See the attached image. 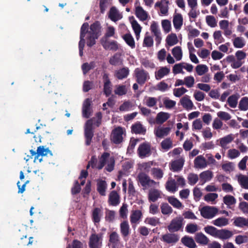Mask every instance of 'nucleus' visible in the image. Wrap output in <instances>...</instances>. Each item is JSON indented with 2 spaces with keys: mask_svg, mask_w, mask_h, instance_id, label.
Segmentation results:
<instances>
[{
  "mask_svg": "<svg viewBox=\"0 0 248 248\" xmlns=\"http://www.w3.org/2000/svg\"><path fill=\"white\" fill-rule=\"evenodd\" d=\"M102 26L99 21H96L91 25L89 34H92L97 37L101 35Z\"/></svg>",
  "mask_w": 248,
  "mask_h": 248,
  "instance_id": "9b49d317",
  "label": "nucleus"
},
{
  "mask_svg": "<svg viewBox=\"0 0 248 248\" xmlns=\"http://www.w3.org/2000/svg\"><path fill=\"white\" fill-rule=\"evenodd\" d=\"M170 69L167 67H163L160 68L155 73V78L157 80L161 79L165 76L169 74Z\"/></svg>",
  "mask_w": 248,
  "mask_h": 248,
  "instance_id": "c9c22d12",
  "label": "nucleus"
},
{
  "mask_svg": "<svg viewBox=\"0 0 248 248\" xmlns=\"http://www.w3.org/2000/svg\"><path fill=\"white\" fill-rule=\"evenodd\" d=\"M154 41L152 36L145 35L144 38L143 45L148 47H151L153 46Z\"/></svg>",
  "mask_w": 248,
  "mask_h": 248,
  "instance_id": "69168bd1",
  "label": "nucleus"
},
{
  "mask_svg": "<svg viewBox=\"0 0 248 248\" xmlns=\"http://www.w3.org/2000/svg\"><path fill=\"white\" fill-rule=\"evenodd\" d=\"M184 218L182 217H177L173 218L168 226V229L170 232H178L183 228Z\"/></svg>",
  "mask_w": 248,
  "mask_h": 248,
  "instance_id": "7ed1b4c3",
  "label": "nucleus"
},
{
  "mask_svg": "<svg viewBox=\"0 0 248 248\" xmlns=\"http://www.w3.org/2000/svg\"><path fill=\"white\" fill-rule=\"evenodd\" d=\"M123 129L121 127H118L113 130L112 132L111 140L112 142L116 144L121 143L123 140Z\"/></svg>",
  "mask_w": 248,
  "mask_h": 248,
  "instance_id": "6e6552de",
  "label": "nucleus"
},
{
  "mask_svg": "<svg viewBox=\"0 0 248 248\" xmlns=\"http://www.w3.org/2000/svg\"><path fill=\"white\" fill-rule=\"evenodd\" d=\"M101 43L106 50L116 51L118 49V45L116 41H108L101 40Z\"/></svg>",
  "mask_w": 248,
  "mask_h": 248,
  "instance_id": "f8f14e48",
  "label": "nucleus"
},
{
  "mask_svg": "<svg viewBox=\"0 0 248 248\" xmlns=\"http://www.w3.org/2000/svg\"><path fill=\"white\" fill-rule=\"evenodd\" d=\"M185 64V63H180L175 64L172 69L173 73L174 74H177L179 73H184V71H183V68L184 67V64Z\"/></svg>",
  "mask_w": 248,
  "mask_h": 248,
  "instance_id": "680f3d73",
  "label": "nucleus"
},
{
  "mask_svg": "<svg viewBox=\"0 0 248 248\" xmlns=\"http://www.w3.org/2000/svg\"><path fill=\"white\" fill-rule=\"evenodd\" d=\"M161 148L165 150H168L172 147V141L169 138L163 140L161 143Z\"/></svg>",
  "mask_w": 248,
  "mask_h": 248,
  "instance_id": "09e8293b",
  "label": "nucleus"
},
{
  "mask_svg": "<svg viewBox=\"0 0 248 248\" xmlns=\"http://www.w3.org/2000/svg\"><path fill=\"white\" fill-rule=\"evenodd\" d=\"M185 160L183 158H180L173 161L171 164V170L173 171L181 170L184 166Z\"/></svg>",
  "mask_w": 248,
  "mask_h": 248,
  "instance_id": "b1692460",
  "label": "nucleus"
},
{
  "mask_svg": "<svg viewBox=\"0 0 248 248\" xmlns=\"http://www.w3.org/2000/svg\"><path fill=\"white\" fill-rule=\"evenodd\" d=\"M206 21L208 26L211 27H215L217 26V21L215 17L212 16H207Z\"/></svg>",
  "mask_w": 248,
  "mask_h": 248,
  "instance_id": "0e129e2a",
  "label": "nucleus"
},
{
  "mask_svg": "<svg viewBox=\"0 0 248 248\" xmlns=\"http://www.w3.org/2000/svg\"><path fill=\"white\" fill-rule=\"evenodd\" d=\"M108 203L112 206H116L120 203V196L117 191H112L109 194Z\"/></svg>",
  "mask_w": 248,
  "mask_h": 248,
  "instance_id": "2eb2a0df",
  "label": "nucleus"
},
{
  "mask_svg": "<svg viewBox=\"0 0 248 248\" xmlns=\"http://www.w3.org/2000/svg\"><path fill=\"white\" fill-rule=\"evenodd\" d=\"M110 64L112 65H120L123 63V60L121 58V54L120 53H115L111 57L109 60Z\"/></svg>",
  "mask_w": 248,
  "mask_h": 248,
  "instance_id": "bb28decb",
  "label": "nucleus"
},
{
  "mask_svg": "<svg viewBox=\"0 0 248 248\" xmlns=\"http://www.w3.org/2000/svg\"><path fill=\"white\" fill-rule=\"evenodd\" d=\"M166 188L170 192H175L177 190L176 183L174 179L168 180L166 184Z\"/></svg>",
  "mask_w": 248,
  "mask_h": 248,
  "instance_id": "4c0bfd02",
  "label": "nucleus"
},
{
  "mask_svg": "<svg viewBox=\"0 0 248 248\" xmlns=\"http://www.w3.org/2000/svg\"><path fill=\"white\" fill-rule=\"evenodd\" d=\"M170 118V114L167 112H160L156 117V123L157 124H162Z\"/></svg>",
  "mask_w": 248,
  "mask_h": 248,
  "instance_id": "2f4dec72",
  "label": "nucleus"
},
{
  "mask_svg": "<svg viewBox=\"0 0 248 248\" xmlns=\"http://www.w3.org/2000/svg\"><path fill=\"white\" fill-rule=\"evenodd\" d=\"M142 216V213L140 210H133L130 217V222L132 224L137 223Z\"/></svg>",
  "mask_w": 248,
  "mask_h": 248,
  "instance_id": "c756f323",
  "label": "nucleus"
},
{
  "mask_svg": "<svg viewBox=\"0 0 248 248\" xmlns=\"http://www.w3.org/2000/svg\"><path fill=\"white\" fill-rule=\"evenodd\" d=\"M93 123L92 119L88 120L85 124L84 128V137L85 140V144L86 146H89L93 137Z\"/></svg>",
  "mask_w": 248,
  "mask_h": 248,
  "instance_id": "f257e3e1",
  "label": "nucleus"
},
{
  "mask_svg": "<svg viewBox=\"0 0 248 248\" xmlns=\"http://www.w3.org/2000/svg\"><path fill=\"white\" fill-rule=\"evenodd\" d=\"M213 173L211 171L206 170L202 172L200 174V183L203 185L205 182L210 181L213 177Z\"/></svg>",
  "mask_w": 248,
  "mask_h": 248,
  "instance_id": "4be33fe9",
  "label": "nucleus"
},
{
  "mask_svg": "<svg viewBox=\"0 0 248 248\" xmlns=\"http://www.w3.org/2000/svg\"><path fill=\"white\" fill-rule=\"evenodd\" d=\"M238 97L236 95H232L228 98V103L232 108H236L237 104Z\"/></svg>",
  "mask_w": 248,
  "mask_h": 248,
  "instance_id": "3c124183",
  "label": "nucleus"
},
{
  "mask_svg": "<svg viewBox=\"0 0 248 248\" xmlns=\"http://www.w3.org/2000/svg\"><path fill=\"white\" fill-rule=\"evenodd\" d=\"M160 197L159 191L156 189L151 190L148 193V200L151 202H155Z\"/></svg>",
  "mask_w": 248,
  "mask_h": 248,
  "instance_id": "e433bc0d",
  "label": "nucleus"
},
{
  "mask_svg": "<svg viewBox=\"0 0 248 248\" xmlns=\"http://www.w3.org/2000/svg\"><path fill=\"white\" fill-rule=\"evenodd\" d=\"M138 178L141 185L144 187L151 186L156 184L154 180L151 179L149 176L144 173H140L138 175Z\"/></svg>",
  "mask_w": 248,
  "mask_h": 248,
  "instance_id": "1a4fd4ad",
  "label": "nucleus"
},
{
  "mask_svg": "<svg viewBox=\"0 0 248 248\" xmlns=\"http://www.w3.org/2000/svg\"><path fill=\"white\" fill-rule=\"evenodd\" d=\"M224 203L227 205L230 206L235 203L236 199L231 195H226L223 199Z\"/></svg>",
  "mask_w": 248,
  "mask_h": 248,
  "instance_id": "864d4df0",
  "label": "nucleus"
},
{
  "mask_svg": "<svg viewBox=\"0 0 248 248\" xmlns=\"http://www.w3.org/2000/svg\"><path fill=\"white\" fill-rule=\"evenodd\" d=\"M201 216L206 219H210L214 217L218 212L217 208L213 206H206L200 210Z\"/></svg>",
  "mask_w": 248,
  "mask_h": 248,
  "instance_id": "423d86ee",
  "label": "nucleus"
},
{
  "mask_svg": "<svg viewBox=\"0 0 248 248\" xmlns=\"http://www.w3.org/2000/svg\"><path fill=\"white\" fill-rule=\"evenodd\" d=\"M48 154H49L50 155H52V152L50 150H49L48 148H45L43 146H40L37 148V155L35 156L34 160L37 159L40 162L42 160V158H39V156L40 155H46Z\"/></svg>",
  "mask_w": 248,
  "mask_h": 248,
  "instance_id": "4468645a",
  "label": "nucleus"
},
{
  "mask_svg": "<svg viewBox=\"0 0 248 248\" xmlns=\"http://www.w3.org/2000/svg\"><path fill=\"white\" fill-rule=\"evenodd\" d=\"M205 232L214 237H217L218 230L215 227L207 226L204 228Z\"/></svg>",
  "mask_w": 248,
  "mask_h": 248,
  "instance_id": "37998d69",
  "label": "nucleus"
},
{
  "mask_svg": "<svg viewBox=\"0 0 248 248\" xmlns=\"http://www.w3.org/2000/svg\"><path fill=\"white\" fill-rule=\"evenodd\" d=\"M99 37L94 35L92 34H88L87 37V45L89 47H92L96 43V39H97Z\"/></svg>",
  "mask_w": 248,
  "mask_h": 248,
  "instance_id": "13d9d810",
  "label": "nucleus"
},
{
  "mask_svg": "<svg viewBox=\"0 0 248 248\" xmlns=\"http://www.w3.org/2000/svg\"><path fill=\"white\" fill-rule=\"evenodd\" d=\"M131 131L132 133L136 134L144 135L146 133V129L140 122H137L131 126Z\"/></svg>",
  "mask_w": 248,
  "mask_h": 248,
  "instance_id": "412c9836",
  "label": "nucleus"
},
{
  "mask_svg": "<svg viewBox=\"0 0 248 248\" xmlns=\"http://www.w3.org/2000/svg\"><path fill=\"white\" fill-rule=\"evenodd\" d=\"M233 140V138L231 135H228L221 138L220 140V144L222 147H224L227 144L231 142Z\"/></svg>",
  "mask_w": 248,
  "mask_h": 248,
  "instance_id": "052dcab7",
  "label": "nucleus"
},
{
  "mask_svg": "<svg viewBox=\"0 0 248 248\" xmlns=\"http://www.w3.org/2000/svg\"><path fill=\"white\" fill-rule=\"evenodd\" d=\"M103 93L106 97L109 96L112 93V85L109 78V74L104 72L103 75Z\"/></svg>",
  "mask_w": 248,
  "mask_h": 248,
  "instance_id": "0eeeda50",
  "label": "nucleus"
},
{
  "mask_svg": "<svg viewBox=\"0 0 248 248\" xmlns=\"http://www.w3.org/2000/svg\"><path fill=\"white\" fill-rule=\"evenodd\" d=\"M179 237L178 234L171 232L164 234L161 238V240L167 244H175L178 241Z\"/></svg>",
  "mask_w": 248,
  "mask_h": 248,
  "instance_id": "9d476101",
  "label": "nucleus"
},
{
  "mask_svg": "<svg viewBox=\"0 0 248 248\" xmlns=\"http://www.w3.org/2000/svg\"><path fill=\"white\" fill-rule=\"evenodd\" d=\"M123 38L126 42V43L130 46L131 48L135 47V43L133 37L130 33H126L123 36Z\"/></svg>",
  "mask_w": 248,
  "mask_h": 248,
  "instance_id": "ea45409f",
  "label": "nucleus"
},
{
  "mask_svg": "<svg viewBox=\"0 0 248 248\" xmlns=\"http://www.w3.org/2000/svg\"><path fill=\"white\" fill-rule=\"evenodd\" d=\"M181 242L185 246L189 248H195L196 247V243L191 237L186 235L182 238Z\"/></svg>",
  "mask_w": 248,
  "mask_h": 248,
  "instance_id": "c85d7f7f",
  "label": "nucleus"
},
{
  "mask_svg": "<svg viewBox=\"0 0 248 248\" xmlns=\"http://www.w3.org/2000/svg\"><path fill=\"white\" fill-rule=\"evenodd\" d=\"M135 15L140 20L142 21L147 20L148 16L147 13L140 6L136 8Z\"/></svg>",
  "mask_w": 248,
  "mask_h": 248,
  "instance_id": "aec40b11",
  "label": "nucleus"
},
{
  "mask_svg": "<svg viewBox=\"0 0 248 248\" xmlns=\"http://www.w3.org/2000/svg\"><path fill=\"white\" fill-rule=\"evenodd\" d=\"M185 85L188 88L193 86L195 83V79L193 77L187 76L184 78Z\"/></svg>",
  "mask_w": 248,
  "mask_h": 248,
  "instance_id": "e2e57ef3",
  "label": "nucleus"
},
{
  "mask_svg": "<svg viewBox=\"0 0 248 248\" xmlns=\"http://www.w3.org/2000/svg\"><path fill=\"white\" fill-rule=\"evenodd\" d=\"M161 210L163 215H170L173 211L172 208L167 203L161 204Z\"/></svg>",
  "mask_w": 248,
  "mask_h": 248,
  "instance_id": "de8ad7c7",
  "label": "nucleus"
},
{
  "mask_svg": "<svg viewBox=\"0 0 248 248\" xmlns=\"http://www.w3.org/2000/svg\"><path fill=\"white\" fill-rule=\"evenodd\" d=\"M180 103L182 106L187 110L191 109L193 106V104L188 95L183 97L180 100Z\"/></svg>",
  "mask_w": 248,
  "mask_h": 248,
  "instance_id": "7c9ffc66",
  "label": "nucleus"
},
{
  "mask_svg": "<svg viewBox=\"0 0 248 248\" xmlns=\"http://www.w3.org/2000/svg\"><path fill=\"white\" fill-rule=\"evenodd\" d=\"M102 214L103 212L101 208L95 207L93 209L92 214V218L94 224L99 223Z\"/></svg>",
  "mask_w": 248,
  "mask_h": 248,
  "instance_id": "a211bd4d",
  "label": "nucleus"
},
{
  "mask_svg": "<svg viewBox=\"0 0 248 248\" xmlns=\"http://www.w3.org/2000/svg\"><path fill=\"white\" fill-rule=\"evenodd\" d=\"M151 144L148 142H143L140 144L137 150L139 156L141 158H144L151 155L152 152Z\"/></svg>",
  "mask_w": 248,
  "mask_h": 248,
  "instance_id": "39448f33",
  "label": "nucleus"
},
{
  "mask_svg": "<svg viewBox=\"0 0 248 248\" xmlns=\"http://www.w3.org/2000/svg\"><path fill=\"white\" fill-rule=\"evenodd\" d=\"M103 233H93L90 235L89 246L90 248H101L102 246Z\"/></svg>",
  "mask_w": 248,
  "mask_h": 248,
  "instance_id": "f03ea898",
  "label": "nucleus"
},
{
  "mask_svg": "<svg viewBox=\"0 0 248 248\" xmlns=\"http://www.w3.org/2000/svg\"><path fill=\"white\" fill-rule=\"evenodd\" d=\"M166 43L169 46H172L178 43L177 37L175 33H171L167 36L166 39Z\"/></svg>",
  "mask_w": 248,
  "mask_h": 248,
  "instance_id": "58836bf2",
  "label": "nucleus"
},
{
  "mask_svg": "<svg viewBox=\"0 0 248 248\" xmlns=\"http://www.w3.org/2000/svg\"><path fill=\"white\" fill-rule=\"evenodd\" d=\"M194 167L198 169L205 168L207 165L205 158L202 155L197 156L194 161Z\"/></svg>",
  "mask_w": 248,
  "mask_h": 248,
  "instance_id": "dca6fc26",
  "label": "nucleus"
},
{
  "mask_svg": "<svg viewBox=\"0 0 248 248\" xmlns=\"http://www.w3.org/2000/svg\"><path fill=\"white\" fill-rule=\"evenodd\" d=\"M107 186V183L104 180H101L97 183V190L101 195L105 196L106 195Z\"/></svg>",
  "mask_w": 248,
  "mask_h": 248,
  "instance_id": "f704fd0d",
  "label": "nucleus"
},
{
  "mask_svg": "<svg viewBox=\"0 0 248 248\" xmlns=\"http://www.w3.org/2000/svg\"><path fill=\"white\" fill-rule=\"evenodd\" d=\"M152 174L155 178L160 180L163 177L164 173L161 169L153 168L152 169Z\"/></svg>",
  "mask_w": 248,
  "mask_h": 248,
  "instance_id": "49530a36",
  "label": "nucleus"
},
{
  "mask_svg": "<svg viewBox=\"0 0 248 248\" xmlns=\"http://www.w3.org/2000/svg\"><path fill=\"white\" fill-rule=\"evenodd\" d=\"M120 227L122 236L125 239V238L127 237L130 233V229L128 222L126 220L123 221L121 223Z\"/></svg>",
  "mask_w": 248,
  "mask_h": 248,
  "instance_id": "ddd939ff",
  "label": "nucleus"
},
{
  "mask_svg": "<svg viewBox=\"0 0 248 248\" xmlns=\"http://www.w3.org/2000/svg\"><path fill=\"white\" fill-rule=\"evenodd\" d=\"M245 42L242 37H237L233 41V44L236 48H242L245 45Z\"/></svg>",
  "mask_w": 248,
  "mask_h": 248,
  "instance_id": "8fccbe9b",
  "label": "nucleus"
},
{
  "mask_svg": "<svg viewBox=\"0 0 248 248\" xmlns=\"http://www.w3.org/2000/svg\"><path fill=\"white\" fill-rule=\"evenodd\" d=\"M213 37L216 44H220L225 41L224 39L222 36L221 32L220 31H215L213 34Z\"/></svg>",
  "mask_w": 248,
  "mask_h": 248,
  "instance_id": "6e6d98bb",
  "label": "nucleus"
},
{
  "mask_svg": "<svg viewBox=\"0 0 248 248\" xmlns=\"http://www.w3.org/2000/svg\"><path fill=\"white\" fill-rule=\"evenodd\" d=\"M213 223L218 227L224 226L228 224V219L223 217H220L214 220Z\"/></svg>",
  "mask_w": 248,
  "mask_h": 248,
  "instance_id": "c03bdc74",
  "label": "nucleus"
},
{
  "mask_svg": "<svg viewBox=\"0 0 248 248\" xmlns=\"http://www.w3.org/2000/svg\"><path fill=\"white\" fill-rule=\"evenodd\" d=\"M144 222L153 226H155L160 223L159 219L156 217H147L145 219Z\"/></svg>",
  "mask_w": 248,
  "mask_h": 248,
  "instance_id": "4d7b16f0",
  "label": "nucleus"
},
{
  "mask_svg": "<svg viewBox=\"0 0 248 248\" xmlns=\"http://www.w3.org/2000/svg\"><path fill=\"white\" fill-rule=\"evenodd\" d=\"M239 108L244 111L248 109V97H244L241 99L239 102Z\"/></svg>",
  "mask_w": 248,
  "mask_h": 248,
  "instance_id": "5fc2aeb1",
  "label": "nucleus"
},
{
  "mask_svg": "<svg viewBox=\"0 0 248 248\" xmlns=\"http://www.w3.org/2000/svg\"><path fill=\"white\" fill-rule=\"evenodd\" d=\"M162 26L163 30L166 33H168L171 30L170 22L167 19L163 20L162 21Z\"/></svg>",
  "mask_w": 248,
  "mask_h": 248,
  "instance_id": "338daca9",
  "label": "nucleus"
},
{
  "mask_svg": "<svg viewBox=\"0 0 248 248\" xmlns=\"http://www.w3.org/2000/svg\"><path fill=\"white\" fill-rule=\"evenodd\" d=\"M120 236L116 232H112L109 236V242L111 244L112 248H116L120 244Z\"/></svg>",
  "mask_w": 248,
  "mask_h": 248,
  "instance_id": "6ab92c4d",
  "label": "nucleus"
},
{
  "mask_svg": "<svg viewBox=\"0 0 248 248\" xmlns=\"http://www.w3.org/2000/svg\"><path fill=\"white\" fill-rule=\"evenodd\" d=\"M127 92V90L126 87L124 85H118L114 90L115 94L119 96L125 95L126 94Z\"/></svg>",
  "mask_w": 248,
  "mask_h": 248,
  "instance_id": "a18cd8bd",
  "label": "nucleus"
},
{
  "mask_svg": "<svg viewBox=\"0 0 248 248\" xmlns=\"http://www.w3.org/2000/svg\"><path fill=\"white\" fill-rule=\"evenodd\" d=\"M208 70V67L206 65L199 64L196 67V71L199 76L204 75Z\"/></svg>",
  "mask_w": 248,
  "mask_h": 248,
  "instance_id": "603ef678",
  "label": "nucleus"
},
{
  "mask_svg": "<svg viewBox=\"0 0 248 248\" xmlns=\"http://www.w3.org/2000/svg\"><path fill=\"white\" fill-rule=\"evenodd\" d=\"M168 201L174 207L180 209L183 207L182 203L176 198L171 196L168 198Z\"/></svg>",
  "mask_w": 248,
  "mask_h": 248,
  "instance_id": "a19ab883",
  "label": "nucleus"
},
{
  "mask_svg": "<svg viewBox=\"0 0 248 248\" xmlns=\"http://www.w3.org/2000/svg\"><path fill=\"white\" fill-rule=\"evenodd\" d=\"M187 179L188 184L191 186H193L197 183L199 180V178L197 174L190 173L187 177Z\"/></svg>",
  "mask_w": 248,
  "mask_h": 248,
  "instance_id": "bf43d9fd",
  "label": "nucleus"
},
{
  "mask_svg": "<svg viewBox=\"0 0 248 248\" xmlns=\"http://www.w3.org/2000/svg\"><path fill=\"white\" fill-rule=\"evenodd\" d=\"M135 75L137 82L140 85H143L150 79V76L148 72L144 69L136 68L135 71Z\"/></svg>",
  "mask_w": 248,
  "mask_h": 248,
  "instance_id": "20e7f679",
  "label": "nucleus"
},
{
  "mask_svg": "<svg viewBox=\"0 0 248 248\" xmlns=\"http://www.w3.org/2000/svg\"><path fill=\"white\" fill-rule=\"evenodd\" d=\"M129 74V70L127 67H123L116 71L115 77L118 79H123L127 77Z\"/></svg>",
  "mask_w": 248,
  "mask_h": 248,
  "instance_id": "393cba45",
  "label": "nucleus"
},
{
  "mask_svg": "<svg viewBox=\"0 0 248 248\" xmlns=\"http://www.w3.org/2000/svg\"><path fill=\"white\" fill-rule=\"evenodd\" d=\"M233 224L235 226L240 228L248 227V218H246L241 217H237L234 219Z\"/></svg>",
  "mask_w": 248,
  "mask_h": 248,
  "instance_id": "cd10ccee",
  "label": "nucleus"
},
{
  "mask_svg": "<svg viewBox=\"0 0 248 248\" xmlns=\"http://www.w3.org/2000/svg\"><path fill=\"white\" fill-rule=\"evenodd\" d=\"M172 54L177 61H180L182 58V51L180 46H177L172 49Z\"/></svg>",
  "mask_w": 248,
  "mask_h": 248,
  "instance_id": "79ce46f5",
  "label": "nucleus"
},
{
  "mask_svg": "<svg viewBox=\"0 0 248 248\" xmlns=\"http://www.w3.org/2000/svg\"><path fill=\"white\" fill-rule=\"evenodd\" d=\"M195 241L202 245H206L209 242V239L202 232L197 233L195 237Z\"/></svg>",
  "mask_w": 248,
  "mask_h": 248,
  "instance_id": "72a5a7b5",
  "label": "nucleus"
},
{
  "mask_svg": "<svg viewBox=\"0 0 248 248\" xmlns=\"http://www.w3.org/2000/svg\"><path fill=\"white\" fill-rule=\"evenodd\" d=\"M183 18L182 15L179 13L175 14L173 16V24L176 30H180L183 25Z\"/></svg>",
  "mask_w": 248,
  "mask_h": 248,
  "instance_id": "5701e85b",
  "label": "nucleus"
},
{
  "mask_svg": "<svg viewBox=\"0 0 248 248\" xmlns=\"http://www.w3.org/2000/svg\"><path fill=\"white\" fill-rule=\"evenodd\" d=\"M170 131V127H158L157 128L155 129L154 133L157 137L162 138L165 136H167L169 134Z\"/></svg>",
  "mask_w": 248,
  "mask_h": 248,
  "instance_id": "f3484780",
  "label": "nucleus"
},
{
  "mask_svg": "<svg viewBox=\"0 0 248 248\" xmlns=\"http://www.w3.org/2000/svg\"><path fill=\"white\" fill-rule=\"evenodd\" d=\"M232 233L231 231L226 229L219 230L217 238L221 239H227L232 236Z\"/></svg>",
  "mask_w": 248,
  "mask_h": 248,
  "instance_id": "473e14b6",
  "label": "nucleus"
},
{
  "mask_svg": "<svg viewBox=\"0 0 248 248\" xmlns=\"http://www.w3.org/2000/svg\"><path fill=\"white\" fill-rule=\"evenodd\" d=\"M239 181L242 187L248 189V177L242 176L239 179Z\"/></svg>",
  "mask_w": 248,
  "mask_h": 248,
  "instance_id": "774afa93",
  "label": "nucleus"
},
{
  "mask_svg": "<svg viewBox=\"0 0 248 248\" xmlns=\"http://www.w3.org/2000/svg\"><path fill=\"white\" fill-rule=\"evenodd\" d=\"M109 18L114 22H116L122 18L121 15L119 13L116 8L114 6L112 7L109 11Z\"/></svg>",
  "mask_w": 248,
  "mask_h": 248,
  "instance_id": "a878e982",
  "label": "nucleus"
}]
</instances>
